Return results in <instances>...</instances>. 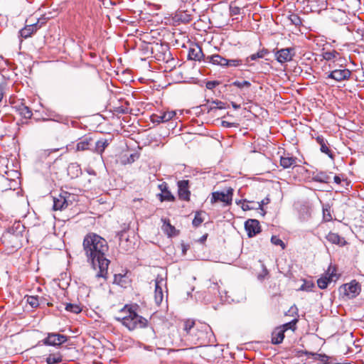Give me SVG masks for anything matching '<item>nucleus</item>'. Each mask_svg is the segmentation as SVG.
Instances as JSON below:
<instances>
[{
    "label": "nucleus",
    "mask_w": 364,
    "mask_h": 364,
    "mask_svg": "<svg viewBox=\"0 0 364 364\" xmlns=\"http://www.w3.org/2000/svg\"><path fill=\"white\" fill-rule=\"evenodd\" d=\"M83 250L95 269H99L97 277L106 278L109 260L105 257L108 250L107 241L101 236L90 232L85 235L83 240Z\"/></svg>",
    "instance_id": "1"
},
{
    "label": "nucleus",
    "mask_w": 364,
    "mask_h": 364,
    "mask_svg": "<svg viewBox=\"0 0 364 364\" xmlns=\"http://www.w3.org/2000/svg\"><path fill=\"white\" fill-rule=\"evenodd\" d=\"M122 312L125 315L122 317H116V319L122 323L123 326L127 327L129 331L134 330L137 328H144L147 325V320L138 315L134 311L126 306Z\"/></svg>",
    "instance_id": "2"
},
{
    "label": "nucleus",
    "mask_w": 364,
    "mask_h": 364,
    "mask_svg": "<svg viewBox=\"0 0 364 364\" xmlns=\"http://www.w3.org/2000/svg\"><path fill=\"white\" fill-rule=\"evenodd\" d=\"M23 226L20 223L14 224L11 229L5 232L1 237L2 243L11 251L19 248L23 238L22 229Z\"/></svg>",
    "instance_id": "3"
},
{
    "label": "nucleus",
    "mask_w": 364,
    "mask_h": 364,
    "mask_svg": "<svg viewBox=\"0 0 364 364\" xmlns=\"http://www.w3.org/2000/svg\"><path fill=\"white\" fill-rule=\"evenodd\" d=\"M151 49L156 60L171 64L174 63V59L172 58L171 53L166 45L156 44L155 47Z\"/></svg>",
    "instance_id": "4"
},
{
    "label": "nucleus",
    "mask_w": 364,
    "mask_h": 364,
    "mask_svg": "<svg viewBox=\"0 0 364 364\" xmlns=\"http://www.w3.org/2000/svg\"><path fill=\"white\" fill-rule=\"evenodd\" d=\"M74 200L75 195L63 191L58 197L53 198V209L55 210H62L71 205Z\"/></svg>",
    "instance_id": "5"
},
{
    "label": "nucleus",
    "mask_w": 364,
    "mask_h": 364,
    "mask_svg": "<svg viewBox=\"0 0 364 364\" xmlns=\"http://www.w3.org/2000/svg\"><path fill=\"white\" fill-rule=\"evenodd\" d=\"M232 195L233 189L232 188H229L225 191H215L212 193L210 202L215 203L220 201L224 203L225 205H229L232 203Z\"/></svg>",
    "instance_id": "6"
},
{
    "label": "nucleus",
    "mask_w": 364,
    "mask_h": 364,
    "mask_svg": "<svg viewBox=\"0 0 364 364\" xmlns=\"http://www.w3.org/2000/svg\"><path fill=\"white\" fill-rule=\"evenodd\" d=\"M351 75V72L347 69H336L328 73L326 79H332L336 82H341L348 80Z\"/></svg>",
    "instance_id": "7"
},
{
    "label": "nucleus",
    "mask_w": 364,
    "mask_h": 364,
    "mask_svg": "<svg viewBox=\"0 0 364 364\" xmlns=\"http://www.w3.org/2000/svg\"><path fill=\"white\" fill-rule=\"evenodd\" d=\"M67 341V337L59 333H50L43 340V343L46 346H60Z\"/></svg>",
    "instance_id": "8"
},
{
    "label": "nucleus",
    "mask_w": 364,
    "mask_h": 364,
    "mask_svg": "<svg viewBox=\"0 0 364 364\" xmlns=\"http://www.w3.org/2000/svg\"><path fill=\"white\" fill-rule=\"evenodd\" d=\"M166 281L161 276L155 279L154 299L157 305H159L164 299L163 287L166 286Z\"/></svg>",
    "instance_id": "9"
},
{
    "label": "nucleus",
    "mask_w": 364,
    "mask_h": 364,
    "mask_svg": "<svg viewBox=\"0 0 364 364\" xmlns=\"http://www.w3.org/2000/svg\"><path fill=\"white\" fill-rule=\"evenodd\" d=\"M342 288L343 289L345 294L350 299L355 298L360 292V285L355 280L343 284Z\"/></svg>",
    "instance_id": "10"
},
{
    "label": "nucleus",
    "mask_w": 364,
    "mask_h": 364,
    "mask_svg": "<svg viewBox=\"0 0 364 364\" xmlns=\"http://www.w3.org/2000/svg\"><path fill=\"white\" fill-rule=\"evenodd\" d=\"M294 55V48H287L277 50L275 53L277 60L280 63L289 62Z\"/></svg>",
    "instance_id": "11"
},
{
    "label": "nucleus",
    "mask_w": 364,
    "mask_h": 364,
    "mask_svg": "<svg viewBox=\"0 0 364 364\" xmlns=\"http://www.w3.org/2000/svg\"><path fill=\"white\" fill-rule=\"evenodd\" d=\"M330 18L341 25H345L348 21L346 13L341 9H332L329 14Z\"/></svg>",
    "instance_id": "12"
},
{
    "label": "nucleus",
    "mask_w": 364,
    "mask_h": 364,
    "mask_svg": "<svg viewBox=\"0 0 364 364\" xmlns=\"http://www.w3.org/2000/svg\"><path fill=\"white\" fill-rule=\"evenodd\" d=\"M245 228L249 237L255 236L261 231L259 223L255 219H249L245 223Z\"/></svg>",
    "instance_id": "13"
},
{
    "label": "nucleus",
    "mask_w": 364,
    "mask_h": 364,
    "mask_svg": "<svg viewBox=\"0 0 364 364\" xmlns=\"http://www.w3.org/2000/svg\"><path fill=\"white\" fill-rule=\"evenodd\" d=\"M178 189L179 198L183 200H189L191 193L188 190V181H179L178 182Z\"/></svg>",
    "instance_id": "14"
},
{
    "label": "nucleus",
    "mask_w": 364,
    "mask_h": 364,
    "mask_svg": "<svg viewBox=\"0 0 364 364\" xmlns=\"http://www.w3.org/2000/svg\"><path fill=\"white\" fill-rule=\"evenodd\" d=\"M188 56L191 60L200 61L204 58V54L202 48L199 46L195 45L190 48Z\"/></svg>",
    "instance_id": "15"
},
{
    "label": "nucleus",
    "mask_w": 364,
    "mask_h": 364,
    "mask_svg": "<svg viewBox=\"0 0 364 364\" xmlns=\"http://www.w3.org/2000/svg\"><path fill=\"white\" fill-rule=\"evenodd\" d=\"M326 239L331 244L338 245L341 247L344 246L346 244V241L344 237H342L338 234L332 232H330L326 235Z\"/></svg>",
    "instance_id": "16"
},
{
    "label": "nucleus",
    "mask_w": 364,
    "mask_h": 364,
    "mask_svg": "<svg viewBox=\"0 0 364 364\" xmlns=\"http://www.w3.org/2000/svg\"><path fill=\"white\" fill-rule=\"evenodd\" d=\"M176 115V112L174 111H167L161 113L160 114H156L153 117V120L158 123L161 122H166L171 119H172Z\"/></svg>",
    "instance_id": "17"
},
{
    "label": "nucleus",
    "mask_w": 364,
    "mask_h": 364,
    "mask_svg": "<svg viewBox=\"0 0 364 364\" xmlns=\"http://www.w3.org/2000/svg\"><path fill=\"white\" fill-rule=\"evenodd\" d=\"M39 26L38 23H33L26 26L20 30L19 33L21 38H27L30 37L33 33H35Z\"/></svg>",
    "instance_id": "18"
},
{
    "label": "nucleus",
    "mask_w": 364,
    "mask_h": 364,
    "mask_svg": "<svg viewBox=\"0 0 364 364\" xmlns=\"http://www.w3.org/2000/svg\"><path fill=\"white\" fill-rule=\"evenodd\" d=\"M284 338V330L279 326L276 328L272 333V343L273 344H279L282 343Z\"/></svg>",
    "instance_id": "19"
},
{
    "label": "nucleus",
    "mask_w": 364,
    "mask_h": 364,
    "mask_svg": "<svg viewBox=\"0 0 364 364\" xmlns=\"http://www.w3.org/2000/svg\"><path fill=\"white\" fill-rule=\"evenodd\" d=\"M91 137H84L80 140L76 144L75 151H84L88 150L90 149V146L92 142Z\"/></svg>",
    "instance_id": "20"
},
{
    "label": "nucleus",
    "mask_w": 364,
    "mask_h": 364,
    "mask_svg": "<svg viewBox=\"0 0 364 364\" xmlns=\"http://www.w3.org/2000/svg\"><path fill=\"white\" fill-rule=\"evenodd\" d=\"M16 111L20 115L26 119H30L32 117V112L28 107L25 105L23 103L17 105L15 106Z\"/></svg>",
    "instance_id": "21"
},
{
    "label": "nucleus",
    "mask_w": 364,
    "mask_h": 364,
    "mask_svg": "<svg viewBox=\"0 0 364 364\" xmlns=\"http://www.w3.org/2000/svg\"><path fill=\"white\" fill-rule=\"evenodd\" d=\"M296 159L292 156H290L289 154L286 156H281L280 158V165L284 168H290L292 166H295Z\"/></svg>",
    "instance_id": "22"
},
{
    "label": "nucleus",
    "mask_w": 364,
    "mask_h": 364,
    "mask_svg": "<svg viewBox=\"0 0 364 364\" xmlns=\"http://www.w3.org/2000/svg\"><path fill=\"white\" fill-rule=\"evenodd\" d=\"M207 60L214 65H218L221 66H225V64H227V59L218 54L208 56Z\"/></svg>",
    "instance_id": "23"
},
{
    "label": "nucleus",
    "mask_w": 364,
    "mask_h": 364,
    "mask_svg": "<svg viewBox=\"0 0 364 364\" xmlns=\"http://www.w3.org/2000/svg\"><path fill=\"white\" fill-rule=\"evenodd\" d=\"M333 276V274H331L329 276H327V274H326L325 276L319 278L317 280L318 287L321 289H326L327 287L328 283L332 281Z\"/></svg>",
    "instance_id": "24"
},
{
    "label": "nucleus",
    "mask_w": 364,
    "mask_h": 364,
    "mask_svg": "<svg viewBox=\"0 0 364 364\" xmlns=\"http://www.w3.org/2000/svg\"><path fill=\"white\" fill-rule=\"evenodd\" d=\"M267 53H268L267 50L262 49V50H259L257 53L252 54L249 57H247L245 60V63L248 64L250 60H256L258 58H262Z\"/></svg>",
    "instance_id": "25"
},
{
    "label": "nucleus",
    "mask_w": 364,
    "mask_h": 364,
    "mask_svg": "<svg viewBox=\"0 0 364 364\" xmlns=\"http://www.w3.org/2000/svg\"><path fill=\"white\" fill-rule=\"evenodd\" d=\"M314 179L317 182L328 183L331 182V176L326 173L319 172L314 177Z\"/></svg>",
    "instance_id": "26"
},
{
    "label": "nucleus",
    "mask_w": 364,
    "mask_h": 364,
    "mask_svg": "<svg viewBox=\"0 0 364 364\" xmlns=\"http://www.w3.org/2000/svg\"><path fill=\"white\" fill-rule=\"evenodd\" d=\"M68 173L73 177H77L82 173L81 168L77 164H71L68 166Z\"/></svg>",
    "instance_id": "27"
},
{
    "label": "nucleus",
    "mask_w": 364,
    "mask_h": 364,
    "mask_svg": "<svg viewBox=\"0 0 364 364\" xmlns=\"http://www.w3.org/2000/svg\"><path fill=\"white\" fill-rule=\"evenodd\" d=\"M232 85L235 87H237L239 89H241V90H242V89L248 90L251 86L250 82H249L247 80H242V81L235 80L232 82Z\"/></svg>",
    "instance_id": "28"
},
{
    "label": "nucleus",
    "mask_w": 364,
    "mask_h": 364,
    "mask_svg": "<svg viewBox=\"0 0 364 364\" xmlns=\"http://www.w3.org/2000/svg\"><path fill=\"white\" fill-rule=\"evenodd\" d=\"M62 361V356L60 354H50L46 358L48 364H58Z\"/></svg>",
    "instance_id": "29"
},
{
    "label": "nucleus",
    "mask_w": 364,
    "mask_h": 364,
    "mask_svg": "<svg viewBox=\"0 0 364 364\" xmlns=\"http://www.w3.org/2000/svg\"><path fill=\"white\" fill-rule=\"evenodd\" d=\"M27 303L32 307L36 308L39 306V297L37 296H26Z\"/></svg>",
    "instance_id": "30"
},
{
    "label": "nucleus",
    "mask_w": 364,
    "mask_h": 364,
    "mask_svg": "<svg viewBox=\"0 0 364 364\" xmlns=\"http://www.w3.org/2000/svg\"><path fill=\"white\" fill-rule=\"evenodd\" d=\"M65 310L74 314H79L82 311L80 306L76 304H66Z\"/></svg>",
    "instance_id": "31"
},
{
    "label": "nucleus",
    "mask_w": 364,
    "mask_h": 364,
    "mask_svg": "<svg viewBox=\"0 0 364 364\" xmlns=\"http://www.w3.org/2000/svg\"><path fill=\"white\" fill-rule=\"evenodd\" d=\"M290 22L296 26H300L302 24L301 18L296 14H291L288 17Z\"/></svg>",
    "instance_id": "32"
},
{
    "label": "nucleus",
    "mask_w": 364,
    "mask_h": 364,
    "mask_svg": "<svg viewBox=\"0 0 364 364\" xmlns=\"http://www.w3.org/2000/svg\"><path fill=\"white\" fill-rule=\"evenodd\" d=\"M195 325V321L193 320H186L184 322L183 331L186 333L187 336L191 335V331Z\"/></svg>",
    "instance_id": "33"
},
{
    "label": "nucleus",
    "mask_w": 364,
    "mask_h": 364,
    "mask_svg": "<svg viewBox=\"0 0 364 364\" xmlns=\"http://www.w3.org/2000/svg\"><path fill=\"white\" fill-rule=\"evenodd\" d=\"M297 321H298V320L296 318H294L291 321L284 323L279 327L281 328H282L283 330H284V332L286 331H287L288 329H291L292 331H294L296 328V324Z\"/></svg>",
    "instance_id": "34"
},
{
    "label": "nucleus",
    "mask_w": 364,
    "mask_h": 364,
    "mask_svg": "<svg viewBox=\"0 0 364 364\" xmlns=\"http://www.w3.org/2000/svg\"><path fill=\"white\" fill-rule=\"evenodd\" d=\"M159 196V199L161 201H171L174 199V197L172 196L170 191H166L164 193H159L158 195Z\"/></svg>",
    "instance_id": "35"
},
{
    "label": "nucleus",
    "mask_w": 364,
    "mask_h": 364,
    "mask_svg": "<svg viewBox=\"0 0 364 364\" xmlns=\"http://www.w3.org/2000/svg\"><path fill=\"white\" fill-rule=\"evenodd\" d=\"M162 228L164 231L169 236H171L173 231L175 230V228L172 226L168 222L166 223V220H164Z\"/></svg>",
    "instance_id": "36"
},
{
    "label": "nucleus",
    "mask_w": 364,
    "mask_h": 364,
    "mask_svg": "<svg viewBox=\"0 0 364 364\" xmlns=\"http://www.w3.org/2000/svg\"><path fill=\"white\" fill-rule=\"evenodd\" d=\"M328 145V144L327 141H326V143L322 144L320 146V151L322 153H324V154H327L331 159H333V155L331 151L329 149Z\"/></svg>",
    "instance_id": "37"
},
{
    "label": "nucleus",
    "mask_w": 364,
    "mask_h": 364,
    "mask_svg": "<svg viewBox=\"0 0 364 364\" xmlns=\"http://www.w3.org/2000/svg\"><path fill=\"white\" fill-rule=\"evenodd\" d=\"M338 55V53L333 50V51H327L323 53V57L326 60H331L332 59L336 58Z\"/></svg>",
    "instance_id": "38"
},
{
    "label": "nucleus",
    "mask_w": 364,
    "mask_h": 364,
    "mask_svg": "<svg viewBox=\"0 0 364 364\" xmlns=\"http://www.w3.org/2000/svg\"><path fill=\"white\" fill-rule=\"evenodd\" d=\"M242 64V61L240 59H232V60L227 59V64H225V66L239 67Z\"/></svg>",
    "instance_id": "39"
},
{
    "label": "nucleus",
    "mask_w": 364,
    "mask_h": 364,
    "mask_svg": "<svg viewBox=\"0 0 364 364\" xmlns=\"http://www.w3.org/2000/svg\"><path fill=\"white\" fill-rule=\"evenodd\" d=\"M107 146V141H98L96 143V151L100 154L103 152L105 147Z\"/></svg>",
    "instance_id": "40"
},
{
    "label": "nucleus",
    "mask_w": 364,
    "mask_h": 364,
    "mask_svg": "<svg viewBox=\"0 0 364 364\" xmlns=\"http://www.w3.org/2000/svg\"><path fill=\"white\" fill-rule=\"evenodd\" d=\"M203 221L200 213H196L193 220L192 224L195 227H198Z\"/></svg>",
    "instance_id": "41"
},
{
    "label": "nucleus",
    "mask_w": 364,
    "mask_h": 364,
    "mask_svg": "<svg viewBox=\"0 0 364 364\" xmlns=\"http://www.w3.org/2000/svg\"><path fill=\"white\" fill-rule=\"evenodd\" d=\"M271 242L272 244H274L275 245L281 246L282 249H284V247H285V245H284V242L277 236H274V235L272 236L271 238Z\"/></svg>",
    "instance_id": "42"
},
{
    "label": "nucleus",
    "mask_w": 364,
    "mask_h": 364,
    "mask_svg": "<svg viewBox=\"0 0 364 364\" xmlns=\"http://www.w3.org/2000/svg\"><path fill=\"white\" fill-rule=\"evenodd\" d=\"M225 104L221 101H213L210 105V109H225Z\"/></svg>",
    "instance_id": "43"
},
{
    "label": "nucleus",
    "mask_w": 364,
    "mask_h": 364,
    "mask_svg": "<svg viewBox=\"0 0 364 364\" xmlns=\"http://www.w3.org/2000/svg\"><path fill=\"white\" fill-rule=\"evenodd\" d=\"M306 354H310L313 356H314V358L316 360H319L321 361H326L328 360V356H326V355H322V354H318V353H308V352H306L305 353Z\"/></svg>",
    "instance_id": "44"
},
{
    "label": "nucleus",
    "mask_w": 364,
    "mask_h": 364,
    "mask_svg": "<svg viewBox=\"0 0 364 364\" xmlns=\"http://www.w3.org/2000/svg\"><path fill=\"white\" fill-rule=\"evenodd\" d=\"M268 270L266 267L263 266L262 271L260 274H258L257 278L259 280H263L268 274Z\"/></svg>",
    "instance_id": "45"
},
{
    "label": "nucleus",
    "mask_w": 364,
    "mask_h": 364,
    "mask_svg": "<svg viewBox=\"0 0 364 364\" xmlns=\"http://www.w3.org/2000/svg\"><path fill=\"white\" fill-rule=\"evenodd\" d=\"M269 198H265V199L262 200L261 202L257 203L255 209H260L262 210L263 205L267 204L269 203Z\"/></svg>",
    "instance_id": "46"
},
{
    "label": "nucleus",
    "mask_w": 364,
    "mask_h": 364,
    "mask_svg": "<svg viewBox=\"0 0 364 364\" xmlns=\"http://www.w3.org/2000/svg\"><path fill=\"white\" fill-rule=\"evenodd\" d=\"M219 83L217 81H208L206 82L205 87L208 90H213L218 85Z\"/></svg>",
    "instance_id": "47"
},
{
    "label": "nucleus",
    "mask_w": 364,
    "mask_h": 364,
    "mask_svg": "<svg viewBox=\"0 0 364 364\" xmlns=\"http://www.w3.org/2000/svg\"><path fill=\"white\" fill-rule=\"evenodd\" d=\"M312 287H314L312 283H306L301 287V290L309 291H311Z\"/></svg>",
    "instance_id": "48"
},
{
    "label": "nucleus",
    "mask_w": 364,
    "mask_h": 364,
    "mask_svg": "<svg viewBox=\"0 0 364 364\" xmlns=\"http://www.w3.org/2000/svg\"><path fill=\"white\" fill-rule=\"evenodd\" d=\"M323 218L326 221H330L332 219V217L329 213V210L327 209L323 210Z\"/></svg>",
    "instance_id": "49"
},
{
    "label": "nucleus",
    "mask_w": 364,
    "mask_h": 364,
    "mask_svg": "<svg viewBox=\"0 0 364 364\" xmlns=\"http://www.w3.org/2000/svg\"><path fill=\"white\" fill-rule=\"evenodd\" d=\"M243 210H248L252 209H255L256 206H251L249 204L246 203L245 201L242 203V205L241 206Z\"/></svg>",
    "instance_id": "50"
},
{
    "label": "nucleus",
    "mask_w": 364,
    "mask_h": 364,
    "mask_svg": "<svg viewBox=\"0 0 364 364\" xmlns=\"http://www.w3.org/2000/svg\"><path fill=\"white\" fill-rule=\"evenodd\" d=\"M319 4H318V7L319 9H324L326 7V2L325 0H318Z\"/></svg>",
    "instance_id": "51"
},
{
    "label": "nucleus",
    "mask_w": 364,
    "mask_h": 364,
    "mask_svg": "<svg viewBox=\"0 0 364 364\" xmlns=\"http://www.w3.org/2000/svg\"><path fill=\"white\" fill-rule=\"evenodd\" d=\"M317 143L321 146L322 144L326 143L327 141L322 136H318L316 138Z\"/></svg>",
    "instance_id": "52"
},
{
    "label": "nucleus",
    "mask_w": 364,
    "mask_h": 364,
    "mask_svg": "<svg viewBox=\"0 0 364 364\" xmlns=\"http://www.w3.org/2000/svg\"><path fill=\"white\" fill-rule=\"evenodd\" d=\"M222 124L223 127H231L233 125V123H230V122H228L226 121H223Z\"/></svg>",
    "instance_id": "53"
},
{
    "label": "nucleus",
    "mask_w": 364,
    "mask_h": 364,
    "mask_svg": "<svg viewBox=\"0 0 364 364\" xmlns=\"http://www.w3.org/2000/svg\"><path fill=\"white\" fill-rule=\"evenodd\" d=\"M333 181L337 184H340L341 182V179L338 176H334Z\"/></svg>",
    "instance_id": "54"
},
{
    "label": "nucleus",
    "mask_w": 364,
    "mask_h": 364,
    "mask_svg": "<svg viewBox=\"0 0 364 364\" xmlns=\"http://www.w3.org/2000/svg\"><path fill=\"white\" fill-rule=\"evenodd\" d=\"M162 193L165 192L166 191H168L166 189V184H161L159 186Z\"/></svg>",
    "instance_id": "55"
},
{
    "label": "nucleus",
    "mask_w": 364,
    "mask_h": 364,
    "mask_svg": "<svg viewBox=\"0 0 364 364\" xmlns=\"http://www.w3.org/2000/svg\"><path fill=\"white\" fill-rule=\"evenodd\" d=\"M162 193L165 192L166 191H168L166 189V184H161L159 186Z\"/></svg>",
    "instance_id": "56"
},
{
    "label": "nucleus",
    "mask_w": 364,
    "mask_h": 364,
    "mask_svg": "<svg viewBox=\"0 0 364 364\" xmlns=\"http://www.w3.org/2000/svg\"><path fill=\"white\" fill-rule=\"evenodd\" d=\"M133 203H134V204H136V203H146V202L144 201V200L142 198H134L133 200Z\"/></svg>",
    "instance_id": "57"
},
{
    "label": "nucleus",
    "mask_w": 364,
    "mask_h": 364,
    "mask_svg": "<svg viewBox=\"0 0 364 364\" xmlns=\"http://www.w3.org/2000/svg\"><path fill=\"white\" fill-rule=\"evenodd\" d=\"M289 311L291 312L292 314L295 313L296 314L297 312V308L295 306H292L290 309H289Z\"/></svg>",
    "instance_id": "58"
},
{
    "label": "nucleus",
    "mask_w": 364,
    "mask_h": 364,
    "mask_svg": "<svg viewBox=\"0 0 364 364\" xmlns=\"http://www.w3.org/2000/svg\"><path fill=\"white\" fill-rule=\"evenodd\" d=\"M4 96V90L3 87L0 86V102L2 100Z\"/></svg>",
    "instance_id": "59"
},
{
    "label": "nucleus",
    "mask_w": 364,
    "mask_h": 364,
    "mask_svg": "<svg viewBox=\"0 0 364 364\" xmlns=\"http://www.w3.org/2000/svg\"><path fill=\"white\" fill-rule=\"evenodd\" d=\"M232 107L234 109H239L240 106L239 105H236L235 103L232 102Z\"/></svg>",
    "instance_id": "60"
},
{
    "label": "nucleus",
    "mask_w": 364,
    "mask_h": 364,
    "mask_svg": "<svg viewBox=\"0 0 364 364\" xmlns=\"http://www.w3.org/2000/svg\"><path fill=\"white\" fill-rule=\"evenodd\" d=\"M139 203H136V204H134V207L136 208H139Z\"/></svg>",
    "instance_id": "61"
},
{
    "label": "nucleus",
    "mask_w": 364,
    "mask_h": 364,
    "mask_svg": "<svg viewBox=\"0 0 364 364\" xmlns=\"http://www.w3.org/2000/svg\"><path fill=\"white\" fill-rule=\"evenodd\" d=\"M308 1H309V2H312V1H313V0H308Z\"/></svg>",
    "instance_id": "62"
}]
</instances>
